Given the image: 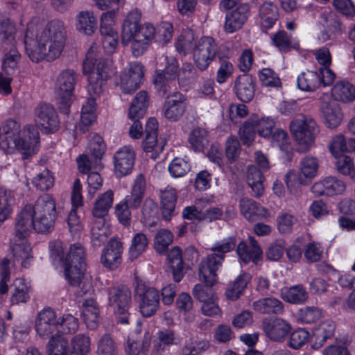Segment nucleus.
<instances>
[{
  "mask_svg": "<svg viewBox=\"0 0 355 355\" xmlns=\"http://www.w3.org/2000/svg\"><path fill=\"white\" fill-rule=\"evenodd\" d=\"M16 28L10 20L0 15V45L5 52L2 62V71L0 73V92L6 94L11 92V76L17 66L19 55L15 48Z\"/></svg>",
  "mask_w": 355,
  "mask_h": 355,
  "instance_id": "nucleus-1",
  "label": "nucleus"
},
{
  "mask_svg": "<svg viewBox=\"0 0 355 355\" xmlns=\"http://www.w3.org/2000/svg\"><path fill=\"white\" fill-rule=\"evenodd\" d=\"M137 295L141 297L140 311L144 317H150L155 313L159 305V295L153 288H146L145 286L138 285Z\"/></svg>",
  "mask_w": 355,
  "mask_h": 355,
  "instance_id": "nucleus-12",
  "label": "nucleus"
},
{
  "mask_svg": "<svg viewBox=\"0 0 355 355\" xmlns=\"http://www.w3.org/2000/svg\"><path fill=\"white\" fill-rule=\"evenodd\" d=\"M320 111L329 128H335L340 123L343 114L335 101H322Z\"/></svg>",
  "mask_w": 355,
  "mask_h": 355,
  "instance_id": "nucleus-29",
  "label": "nucleus"
},
{
  "mask_svg": "<svg viewBox=\"0 0 355 355\" xmlns=\"http://www.w3.org/2000/svg\"><path fill=\"white\" fill-rule=\"evenodd\" d=\"M148 240L146 236L141 233H137L132 240L129 254L131 260L137 259L146 248Z\"/></svg>",
  "mask_w": 355,
  "mask_h": 355,
  "instance_id": "nucleus-53",
  "label": "nucleus"
},
{
  "mask_svg": "<svg viewBox=\"0 0 355 355\" xmlns=\"http://www.w3.org/2000/svg\"><path fill=\"white\" fill-rule=\"evenodd\" d=\"M76 28L82 34L90 36L97 29V18L92 11L79 12L76 17Z\"/></svg>",
  "mask_w": 355,
  "mask_h": 355,
  "instance_id": "nucleus-30",
  "label": "nucleus"
},
{
  "mask_svg": "<svg viewBox=\"0 0 355 355\" xmlns=\"http://www.w3.org/2000/svg\"><path fill=\"white\" fill-rule=\"evenodd\" d=\"M35 230L38 233H49L55 225V216H34Z\"/></svg>",
  "mask_w": 355,
  "mask_h": 355,
  "instance_id": "nucleus-58",
  "label": "nucleus"
},
{
  "mask_svg": "<svg viewBox=\"0 0 355 355\" xmlns=\"http://www.w3.org/2000/svg\"><path fill=\"white\" fill-rule=\"evenodd\" d=\"M32 182L39 190L47 191L53 186L54 178L49 170L44 169L33 178Z\"/></svg>",
  "mask_w": 355,
  "mask_h": 355,
  "instance_id": "nucleus-54",
  "label": "nucleus"
},
{
  "mask_svg": "<svg viewBox=\"0 0 355 355\" xmlns=\"http://www.w3.org/2000/svg\"><path fill=\"white\" fill-rule=\"evenodd\" d=\"M122 252V243L114 238L111 239L102 252L101 261L105 268L114 270L121 265Z\"/></svg>",
  "mask_w": 355,
  "mask_h": 355,
  "instance_id": "nucleus-19",
  "label": "nucleus"
},
{
  "mask_svg": "<svg viewBox=\"0 0 355 355\" xmlns=\"http://www.w3.org/2000/svg\"><path fill=\"white\" fill-rule=\"evenodd\" d=\"M256 132L253 119L251 118L245 121L239 129V137L243 144L248 146H250L254 141Z\"/></svg>",
  "mask_w": 355,
  "mask_h": 355,
  "instance_id": "nucleus-59",
  "label": "nucleus"
},
{
  "mask_svg": "<svg viewBox=\"0 0 355 355\" xmlns=\"http://www.w3.org/2000/svg\"><path fill=\"white\" fill-rule=\"evenodd\" d=\"M46 349L47 355H72L67 338L59 333L50 337Z\"/></svg>",
  "mask_w": 355,
  "mask_h": 355,
  "instance_id": "nucleus-33",
  "label": "nucleus"
},
{
  "mask_svg": "<svg viewBox=\"0 0 355 355\" xmlns=\"http://www.w3.org/2000/svg\"><path fill=\"white\" fill-rule=\"evenodd\" d=\"M224 255L212 254L207 257V260L201 263L198 273L199 278L202 282H207L209 284H215L216 282V271L220 266Z\"/></svg>",
  "mask_w": 355,
  "mask_h": 355,
  "instance_id": "nucleus-22",
  "label": "nucleus"
},
{
  "mask_svg": "<svg viewBox=\"0 0 355 355\" xmlns=\"http://www.w3.org/2000/svg\"><path fill=\"white\" fill-rule=\"evenodd\" d=\"M317 158L312 156H306L300 162L298 181L300 184L308 185L312 179L315 177L318 170Z\"/></svg>",
  "mask_w": 355,
  "mask_h": 355,
  "instance_id": "nucleus-31",
  "label": "nucleus"
},
{
  "mask_svg": "<svg viewBox=\"0 0 355 355\" xmlns=\"http://www.w3.org/2000/svg\"><path fill=\"white\" fill-rule=\"evenodd\" d=\"M157 69L155 82L161 83L162 80H173L177 77L178 64L177 59L173 56L161 55L156 62Z\"/></svg>",
  "mask_w": 355,
  "mask_h": 355,
  "instance_id": "nucleus-21",
  "label": "nucleus"
},
{
  "mask_svg": "<svg viewBox=\"0 0 355 355\" xmlns=\"http://www.w3.org/2000/svg\"><path fill=\"white\" fill-rule=\"evenodd\" d=\"M40 141L39 132L37 129L28 127L23 132V136H19L17 139L15 144L11 145L9 149L17 148L24 155V158L35 153Z\"/></svg>",
  "mask_w": 355,
  "mask_h": 355,
  "instance_id": "nucleus-17",
  "label": "nucleus"
},
{
  "mask_svg": "<svg viewBox=\"0 0 355 355\" xmlns=\"http://www.w3.org/2000/svg\"><path fill=\"white\" fill-rule=\"evenodd\" d=\"M77 80L78 75L71 69L62 71L56 78L54 87L55 97L59 104L60 111L64 114H69Z\"/></svg>",
  "mask_w": 355,
  "mask_h": 355,
  "instance_id": "nucleus-4",
  "label": "nucleus"
},
{
  "mask_svg": "<svg viewBox=\"0 0 355 355\" xmlns=\"http://www.w3.org/2000/svg\"><path fill=\"white\" fill-rule=\"evenodd\" d=\"M69 344L72 355H87L90 351V338L86 334H79L74 336Z\"/></svg>",
  "mask_w": 355,
  "mask_h": 355,
  "instance_id": "nucleus-47",
  "label": "nucleus"
},
{
  "mask_svg": "<svg viewBox=\"0 0 355 355\" xmlns=\"http://www.w3.org/2000/svg\"><path fill=\"white\" fill-rule=\"evenodd\" d=\"M36 125L44 133H53L58 130L60 121L54 107L49 103H40L35 110Z\"/></svg>",
  "mask_w": 355,
  "mask_h": 355,
  "instance_id": "nucleus-7",
  "label": "nucleus"
},
{
  "mask_svg": "<svg viewBox=\"0 0 355 355\" xmlns=\"http://www.w3.org/2000/svg\"><path fill=\"white\" fill-rule=\"evenodd\" d=\"M151 343V336L147 331H136L128 338L125 352L127 355H147Z\"/></svg>",
  "mask_w": 355,
  "mask_h": 355,
  "instance_id": "nucleus-18",
  "label": "nucleus"
},
{
  "mask_svg": "<svg viewBox=\"0 0 355 355\" xmlns=\"http://www.w3.org/2000/svg\"><path fill=\"white\" fill-rule=\"evenodd\" d=\"M203 282L205 284H196L192 293L193 297L202 303L211 300L214 297L211 288L214 284H209L207 282Z\"/></svg>",
  "mask_w": 355,
  "mask_h": 355,
  "instance_id": "nucleus-57",
  "label": "nucleus"
},
{
  "mask_svg": "<svg viewBox=\"0 0 355 355\" xmlns=\"http://www.w3.org/2000/svg\"><path fill=\"white\" fill-rule=\"evenodd\" d=\"M131 292L124 286L113 287L109 291V304L112 307L117 322L127 324L135 322V317L130 312Z\"/></svg>",
  "mask_w": 355,
  "mask_h": 355,
  "instance_id": "nucleus-6",
  "label": "nucleus"
},
{
  "mask_svg": "<svg viewBox=\"0 0 355 355\" xmlns=\"http://www.w3.org/2000/svg\"><path fill=\"white\" fill-rule=\"evenodd\" d=\"M217 53L215 40L210 37H202L193 49V59L199 69L207 68Z\"/></svg>",
  "mask_w": 355,
  "mask_h": 355,
  "instance_id": "nucleus-8",
  "label": "nucleus"
},
{
  "mask_svg": "<svg viewBox=\"0 0 355 355\" xmlns=\"http://www.w3.org/2000/svg\"><path fill=\"white\" fill-rule=\"evenodd\" d=\"M251 279V275L248 273H243L230 283L225 291V295L228 300L232 301L236 300Z\"/></svg>",
  "mask_w": 355,
  "mask_h": 355,
  "instance_id": "nucleus-40",
  "label": "nucleus"
},
{
  "mask_svg": "<svg viewBox=\"0 0 355 355\" xmlns=\"http://www.w3.org/2000/svg\"><path fill=\"white\" fill-rule=\"evenodd\" d=\"M254 309L261 313L267 314H279L283 311V304L279 300L273 298H263L253 303Z\"/></svg>",
  "mask_w": 355,
  "mask_h": 355,
  "instance_id": "nucleus-43",
  "label": "nucleus"
},
{
  "mask_svg": "<svg viewBox=\"0 0 355 355\" xmlns=\"http://www.w3.org/2000/svg\"><path fill=\"white\" fill-rule=\"evenodd\" d=\"M97 355H117V347L109 334L103 335L98 340Z\"/></svg>",
  "mask_w": 355,
  "mask_h": 355,
  "instance_id": "nucleus-56",
  "label": "nucleus"
},
{
  "mask_svg": "<svg viewBox=\"0 0 355 355\" xmlns=\"http://www.w3.org/2000/svg\"><path fill=\"white\" fill-rule=\"evenodd\" d=\"M58 326L59 320L52 309L45 308L38 313L35 321V330L41 338H49L57 330Z\"/></svg>",
  "mask_w": 355,
  "mask_h": 355,
  "instance_id": "nucleus-14",
  "label": "nucleus"
},
{
  "mask_svg": "<svg viewBox=\"0 0 355 355\" xmlns=\"http://www.w3.org/2000/svg\"><path fill=\"white\" fill-rule=\"evenodd\" d=\"M85 270V266H80L72 263H64V276L71 286L79 285L82 281Z\"/></svg>",
  "mask_w": 355,
  "mask_h": 355,
  "instance_id": "nucleus-51",
  "label": "nucleus"
},
{
  "mask_svg": "<svg viewBox=\"0 0 355 355\" xmlns=\"http://www.w3.org/2000/svg\"><path fill=\"white\" fill-rule=\"evenodd\" d=\"M263 329L267 336L272 340L281 341L291 329L290 325L282 319H266L263 321Z\"/></svg>",
  "mask_w": 355,
  "mask_h": 355,
  "instance_id": "nucleus-23",
  "label": "nucleus"
},
{
  "mask_svg": "<svg viewBox=\"0 0 355 355\" xmlns=\"http://www.w3.org/2000/svg\"><path fill=\"white\" fill-rule=\"evenodd\" d=\"M144 77V67L141 64H130L121 74V87L125 94L135 92L141 85Z\"/></svg>",
  "mask_w": 355,
  "mask_h": 355,
  "instance_id": "nucleus-10",
  "label": "nucleus"
},
{
  "mask_svg": "<svg viewBox=\"0 0 355 355\" xmlns=\"http://www.w3.org/2000/svg\"><path fill=\"white\" fill-rule=\"evenodd\" d=\"M290 130L298 144L297 150L305 153L313 145L319 130L315 121L311 118L300 116L290 124Z\"/></svg>",
  "mask_w": 355,
  "mask_h": 355,
  "instance_id": "nucleus-5",
  "label": "nucleus"
},
{
  "mask_svg": "<svg viewBox=\"0 0 355 355\" xmlns=\"http://www.w3.org/2000/svg\"><path fill=\"white\" fill-rule=\"evenodd\" d=\"M240 209L244 217L250 221H255L265 217L267 214V211L263 207L248 198H243L240 200Z\"/></svg>",
  "mask_w": 355,
  "mask_h": 355,
  "instance_id": "nucleus-35",
  "label": "nucleus"
},
{
  "mask_svg": "<svg viewBox=\"0 0 355 355\" xmlns=\"http://www.w3.org/2000/svg\"><path fill=\"white\" fill-rule=\"evenodd\" d=\"M284 301L292 304H302L308 299V293L302 285L285 288L282 292Z\"/></svg>",
  "mask_w": 355,
  "mask_h": 355,
  "instance_id": "nucleus-45",
  "label": "nucleus"
},
{
  "mask_svg": "<svg viewBox=\"0 0 355 355\" xmlns=\"http://www.w3.org/2000/svg\"><path fill=\"white\" fill-rule=\"evenodd\" d=\"M234 87L237 97L244 103L250 102L254 96V81L252 76H239L235 81Z\"/></svg>",
  "mask_w": 355,
  "mask_h": 355,
  "instance_id": "nucleus-27",
  "label": "nucleus"
},
{
  "mask_svg": "<svg viewBox=\"0 0 355 355\" xmlns=\"http://www.w3.org/2000/svg\"><path fill=\"white\" fill-rule=\"evenodd\" d=\"M94 52V46H91L83 64V72L89 74V92L98 94L107 80V66L104 60L96 59Z\"/></svg>",
  "mask_w": 355,
  "mask_h": 355,
  "instance_id": "nucleus-3",
  "label": "nucleus"
},
{
  "mask_svg": "<svg viewBox=\"0 0 355 355\" xmlns=\"http://www.w3.org/2000/svg\"><path fill=\"white\" fill-rule=\"evenodd\" d=\"M37 35L35 33L33 26L28 28L24 37L25 49L27 55L35 62H39L42 60L49 61V51L45 46L40 44V40L35 38Z\"/></svg>",
  "mask_w": 355,
  "mask_h": 355,
  "instance_id": "nucleus-13",
  "label": "nucleus"
},
{
  "mask_svg": "<svg viewBox=\"0 0 355 355\" xmlns=\"http://www.w3.org/2000/svg\"><path fill=\"white\" fill-rule=\"evenodd\" d=\"M334 95L343 101L355 99V87L348 82L337 83L333 88Z\"/></svg>",
  "mask_w": 355,
  "mask_h": 355,
  "instance_id": "nucleus-52",
  "label": "nucleus"
},
{
  "mask_svg": "<svg viewBox=\"0 0 355 355\" xmlns=\"http://www.w3.org/2000/svg\"><path fill=\"white\" fill-rule=\"evenodd\" d=\"M336 324L332 321H324L315 328L311 336L312 348L318 349L324 345L327 340L331 339L334 335Z\"/></svg>",
  "mask_w": 355,
  "mask_h": 355,
  "instance_id": "nucleus-24",
  "label": "nucleus"
},
{
  "mask_svg": "<svg viewBox=\"0 0 355 355\" xmlns=\"http://www.w3.org/2000/svg\"><path fill=\"white\" fill-rule=\"evenodd\" d=\"M146 190V180L139 174L135 180L132 190L122 201L132 209H137L143 201Z\"/></svg>",
  "mask_w": 355,
  "mask_h": 355,
  "instance_id": "nucleus-25",
  "label": "nucleus"
},
{
  "mask_svg": "<svg viewBox=\"0 0 355 355\" xmlns=\"http://www.w3.org/2000/svg\"><path fill=\"white\" fill-rule=\"evenodd\" d=\"M247 183L254 192L255 197L262 196L264 187V177L262 172L254 165H250L247 170L246 175Z\"/></svg>",
  "mask_w": 355,
  "mask_h": 355,
  "instance_id": "nucleus-36",
  "label": "nucleus"
},
{
  "mask_svg": "<svg viewBox=\"0 0 355 355\" xmlns=\"http://www.w3.org/2000/svg\"><path fill=\"white\" fill-rule=\"evenodd\" d=\"M32 205H26L18 214L15 224V234L19 239H26L35 230V218Z\"/></svg>",
  "mask_w": 355,
  "mask_h": 355,
  "instance_id": "nucleus-15",
  "label": "nucleus"
},
{
  "mask_svg": "<svg viewBox=\"0 0 355 355\" xmlns=\"http://www.w3.org/2000/svg\"><path fill=\"white\" fill-rule=\"evenodd\" d=\"M336 165L339 173L345 175H347L352 179H354L355 171L352 159L346 155L339 156Z\"/></svg>",
  "mask_w": 355,
  "mask_h": 355,
  "instance_id": "nucleus-64",
  "label": "nucleus"
},
{
  "mask_svg": "<svg viewBox=\"0 0 355 355\" xmlns=\"http://www.w3.org/2000/svg\"><path fill=\"white\" fill-rule=\"evenodd\" d=\"M134 151L123 147L116 152L114 156V173L117 177H122L131 173L135 164Z\"/></svg>",
  "mask_w": 355,
  "mask_h": 355,
  "instance_id": "nucleus-20",
  "label": "nucleus"
},
{
  "mask_svg": "<svg viewBox=\"0 0 355 355\" xmlns=\"http://www.w3.org/2000/svg\"><path fill=\"white\" fill-rule=\"evenodd\" d=\"M20 125L12 119L7 120L0 130V146L3 150L9 149L11 145H16V139L19 137Z\"/></svg>",
  "mask_w": 355,
  "mask_h": 355,
  "instance_id": "nucleus-28",
  "label": "nucleus"
},
{
  "mask_svg": "<svg viewBox=\"0 0 355 355\" xmlns=\"http://www.w3.org/2000/svg\"><path fill=\"white\" fill-rule=\"evenodd\" d=\"M158 122L155 118H150L147 121L145 128V139L143 141V148L149 157L155 159L163 150L166 141L157 140Z\"/></svg>",
  "mask_w": 355,
  "mask_h": 355,
  "instance_id": "nucleus-9",
  "label": "nucleus"
},
{
  "mask_svg": "<svg viewBox=\"0 0 355 355\" xmlns=\"http://www.w3.org/2000/svg\"><path fill=\"white\" fill-rule=\"evenodd\" d=\"M168 260L170 263L173 279L176 282H180L189 269L183 262L181 250L178 247L173 248L168 254Z\"/></svg>",
  "mask_w": 355,
  "mask_h": 355,
  "instance_id": "nucleus-32",
  "label": "nucleus"
},
{
  "mask_svg": "<svg viewBox=\"0 0 355 355\" xmlns=\"http://www.w3.org/2000/svg\"><path fill=\"white\" fill-rule=\"evenodd\" d=\"M186 97L178 92L167 95L163 105L164 116L171 121H178L186 111Z\"/></svg>",
  "mask_w": 355,
  "mask_h": 355,
  "instance_id": "nucleus-11",
  "label": "nucleus"
},
{
  "mask_svg": "<svg viewBox=\"0 0 355 355\" xmlns=\"http://www.w3.org/2000/svg\"><path fill=\"white\" fill-rule=\"evenodd\" d=\"M89 147L91 152L89 157L94 159V164L97 165L100 163L105 150V145L103 139L99 136L94 137L90 141Z\"/></svg>",
  "mask_w": 355,
  "mask_h": 355,
  "instance_id": "nucleus-60",
  "label": "nucleus"
},
{
  "mask_svg": "<svg viewBox=\"0 0 355 355\" xmlns=\"http://www.w3.org/2000/svg\"><path fill=\"white\" fill-rule=\"evenodd\" d=\"M13 256L17 261H20L24 268L30 266L31 255V248L29 244L22 242L20 243H12L10 245Z\"/></svg>",
  "mask_w": 355,
  "mask_h": 355,
  "instance_id": "nucleus-48",
  "label": "nucleus"
},
{
  "mask_svg": "<svg viewBox=\"0 0 355 355\" xmlns=\"http://www.w3.org/2000/svg\"><path fill=\"white\" fill-rule=\"evenodd\" d=\"M85 250L80 244H74L70 247L69 252L67 253L64 260V263H72L80 266H85Z\"/></svg>",
  "mask_w": 355,
  "mask_h": 355,
  "instance_id": "nucleus-55",
  "label": "nucleus"
},
{
  "mask_svg": "<svg viewBox=\"0 0 355 355\" xmlns=\"http://www.w3.org/2000/svg\"><path fill=\"white\" fill-rule=\"evenodd\" d=\"M95 106V99L92 97L88 98L86 103L83 105L80 119L81 124L80 125V130L83 132L87 131L88 126L94 122L96 119Z\"/></svg>",
  "mask_w": 355,
  "mask_h": 355,
  "instance_id": "nucleus-46",
  "label": "nucleus"
},
{
  "mask_svg": "<svg viewBox=\"0 0 355 355\" xmlns=\"http://www.w3.org/2000/svg\"><path fill=\"white\" fill-rule=\"evenodd\" d=\"M99 308L96 302L92 299H85L83 304V316L87 328L95 329L99 321Z\"/></svg>",
  "mask_w": 355,
  "mask_h": 355,
  "instance_id": "nucleus-34",
  "label": "nucleus"
},
{
  "mask_svg": "<svg viewBox=\"0 0 355 355\" xmlns=\"http://www.w3.org/2000/svg\"><path fill=\"white\" fill-rule=\"evenodd\" d=\"M113 203V192L109 190L99 196L96 200L92 209V214L94 217L103 219L108 213Z\"/></svg>",
  "mask_w": 355,
  "mask_h": 355,
  "instance_id": "nucleus-42",
  "label": "nucleus"
},
{
  "mask_svg": "<svg viewBox=\"0 0 355 355\" xmlns=\"http://www.w3.org/2000/svg\"><path fill=\"white\" fill-rule=\"evenodd\" d=\"M40 44L49 51V62L60 57L66 41L64 23L58 19L49 21L40 35Z\"/></svg>",
  "mask_w": 355,
  "mask_h": 355,
  "instance_id": "nucleus-2",
  "label": "nucleus"
},
{
  "mask_svg": "<svg viewBox=\"0 0 355 355\" xmlns=\"http://www.w3.org/2000/svg\"><path fill=\"white\" fill-rule=\"evenodd\" d=\"M254 126L257 133L263 137H269L271 136L275 128V121L270 117H263L259 120H254Z\"/></svg>",
  "mask_w": 355,
  "mask_h": 355,
  "instance_id": "nucleus-61",
  "label": "nucleus"
},
{
  "mask_svg": "<svg viewBox=\"0 0 355 355\" xmlns=\"http://www.w3.org/2000/svg\"><path fill=\"white\" fill-rule=\"evenodd\" d=\"M324 183L327 189L326 196L339 195L345 191V184L335 177L324 178Z\"/></svg>",
  "mask_w": 355,
  "mask_h": 355,
  "instance_id": "nucleus-63",
  "label": "nucleus"
},
{
  "mask_svg": "<svg viewBox=\"0 0 355 355\" xmlns=\"http://www.w3.org/2000/svg\"><path fill=\"white\" fill-rule=\"evenodd\" d=\"M148 105V97L145 91H140L134 98L129 108L130 119L143 118Z\"/></svg>",
  "mask_w": 355,
  "mask_h": 355,
  "instance_id": "nucleus-41",
  "label": "nucleus"
},
{
  "mask_svg": "<svg viewBox=\"0 0 355 355\" xmlns=\"http://www.w3.org/2000/svg\"><path fill=\"white\" fill-rule=\"evenodd\" d=\"M278 8L271 2H264L259 8V17L261 27L270 28L278 19Z\"/></svg>",
  "mask_w": 355,
  "mask_h": 355,
  "instance_id": "nucleus-38",
  "label": "nucleus"
},
{
  "mask_svg": "<svg viewBox=\"0 0 355 355\" xmlns=\"http://www.w3.org/2000/svg\"><path fill=\"white\" fill-rule=\"evenodd\" d=\"M141 14L137 10L130 12L124 21L121 33V42L127 45L136 38V35L139 29Z\"/></svg>",
  "mask_w": 355,
  "mask_h": 355,
  "instance_id": "nucleus-26",
  "label": "nucleus"
},
{
  "mask_svg": "<svg viewBox=\"0 0 355 355\" xmlns=\"http://www.w3.org/2000/svg\"><path fill=\"white\" fill-rule=\"evenodd\" d=\"M160 199L163 217L165 220H168L171 219L176 205L177 193L175 190L172 187H166L162 191Z\"/></svg>",
  "mask_w": 355,
  "mask_h": 355,
  "instance_id": "nucleus-37",
  "label": "nucleus"
},
{
  "mask_svg": "<svg viewBox=\"0 0 355 355\" xmlns=\"http://www.w3.org/2000/svg\"><path fill=\"white\" fill-rule=\"evenodd\" d=\"M320 74L313 71L302 72L297 79V87L302 91H314L320 85Z\"/></svg>",
  "mask_w": 355,
  "mask_h": 355,
  "instance_id": "nucleus-44",
  "label": "nucleus"
},
{
  "mask_svg": "<svg viewBox=\"0 0 355 355\" xmlns=\"http://www.w3.org/2000/svg\"><path fill=\"white\" fill-rule=\"evenodd\" d=\"M34 216H49L57 217L55 202L49 195L39 198L32 205Z\"/></svg>",
  "mask_w": 355,
  "mask_h": 355,
  "instance_id": "nucleus-39",
  "label": "nucleus"
},
{
  "mask_svg": "<svg viewBox=\"0 0 355 355\" xmlns=\"http://www.w3.org/2000/svg\"><path fill=\"white\" fill-rule=\"evenodd\" d=\"M109 235V230L105 225V220L96 221L92 228V243L94 247H101L104 244Z\"/></svg>",
  "mask_w": 355,
  "mask_h": 355,
  "instance_id": "nucleus-49",
  "label": "nucleus"
},
{
  "mask_svg": "<svg viewBox=\"0 0 355 355\" xmlns=\"http://www.w3.org/2000/svg\"><path fill=\"white\" fill-rule=\"evenodd\" d=\"M250 10V5L243 3H239L235 9L228 12L225 16V31L232 33L241 29L249 17Z\"/></svg>",
  "mask_w": 355,
  "mask_h": 355,
  "instance_id": "nucleus-16",
  "label": "nucleus"
},
{
  "mask_svg": "<svg viewBox=\"0 0 355 355\" xmlns=\"http://www.w3.org/2000/svg\"><path fill=\"white\" fill-rule=\"evenodd\" d=\"M168 170L173 177L180 178L190 171V165L184 159L175 157L170 164Z\"/></svg>",
  "mask_w": 355,
  "mask_h": 355,
  "instance_id": "nucleus-62",
  "label": "nucleus"
},
{
  "mask_svg": "<svg viewBox=\"0 0 355 355\" xmlns=\"http://www.w3.org/2000/svg\"><path fill=\"white\" fill-rule=\"evenodd\" d=\"M189 142L195 151H203L209 143L207 132L200 128L193 129L189 135Z\"/></svg>",
  "mask_w": 355,
  "mask_h": 355,
  "instance_id": "nucleus-50",
  "label": "nucleus"
}]
</instances>
